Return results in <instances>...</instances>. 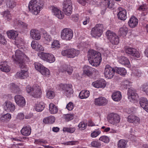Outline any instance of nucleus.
Listing matches in <instances>:
<instances>
[{"mask_svg": "<svg viewBox=\"0 0 148 148\" xmlns=\"http://www.w3.org/2000/svg\"><path fill=\"white\" fill-rule=\"evenodd\" d=\"M127 121L129 122L133 123L134 124H136L139 123L140 119L138 117L136 116L130 115L128 117Z\"/></svg>", "mask_w": 148, "mask_h": 148, "instance_id": "29", "label": "nucleus"}, {"mask_svg": "<svg viewBox=\"0 0 148 148\" xmlns=\"http://www.w3.org/2000/svg\"><path fill=\"white\" fill-rule=\"evenodd\" d=\"M141 89L144 92L146 95L148 93V84L145 83L143 84L141 86Z\"/></svg>", "mask_w": 148, "mask_h": 148, "instance_id": "45", "label": "nucleus"}, {"mask_svg": "<svg viewBox=\"0 0 148 148\" xmlns=\"http://www.w3.org/2000/svg\"><path fill=\"white\" fill-rule=\"evenodd\" d=\"M63 130L64 132H67L71 133H73L74 132L75 130V129L74 127H64Z\"/></svg>", "mask_w": 148, "mask_h": 148, "instance_id": "54", "label": "nucleus"}, {"mask_svg": "<svg viewBox=\"0 0 148 148\" xmlns=\"http://www.w3.org/2000/svg\"><path fill=\"white\" fill-rule=\"evenodd\" d=\"M60 44L59 42L57 40H54L51 44V47L56 49H58L60 48Z\"/></svg>", "mask_w": 148, "mask_h": 148, "instance_id": "48", "label": "nucleus"}, {"mask_svg": "<svg viewBox=\"0 0 148 148\" xmlns=\"http://www.w3.org/2000/svg\"><path fill=\"white\" fill-rule=\"evenodd\" d=\"M30 34L31 36L34 39L37 40L40 39V33L38 30L32 29L30 31Z\"/></svg>", "mask_w": 148, "mask_h": 148, "instance_id": "23", "label": "nucleus"}, {"mask_svg": "<svg viewBox=\"0 0 148 148\" xmlns=\"http://www.w3.org/2000/svg\"><path fill=\"white\" fill-rule=\"evenodd\" d=\"M15 2L13 0H8L6 2V5L9 8H13L16 6Z\"/></svg>", "mask_w": 148, "mask_h": 148, "instance_id": "42", "label": "nucleus"}, {"mask_svg": "<svg viewBox=\"0 0 148 148\" xmlns=\"http://www.w3.org/2000/svg\"><path fill=\"white\" fill-rule=\"evenodd\" d=\"M58 89L63 91L67 97L73 93L72 86L71 84H61L58 85Z\"/></svg>", "mask_w": 148, "mask_h": 148, "instance_id": "5", "label": "nucleus"}, {"mask_svg": "<svg viewBox=\"0 0 148 148\" xmlns=\"http://www.w3.org/2000/svg\"><path fill=\"white\" fill-rule=\"evenodd\" d=\"M107 38L112 44L118 45L119 42V40L118 36L115 34L110 30H108L106 33Z\"/></svg>", "mask_w": 148, "mask_h": 148, "instance_id": "10", "label": "nucleus"}, {"mask_svg": "<svg viewBox=\"0 0 148 148\" xmlns=\"http://www.w3.org/2000/svg\"><path fill=\"white\" fill-rule=\"evenodd\" d=\"M34 143L35 144L41 145L43 143L45 144L47 143V142L45 140L38 139L35 140Z\"/></svg>", "mask_w": 148, "mask_h": 148, "instance_id": "56", "label": "nucleus"}, {"mask_svg": "<svg viewBox=\"0 0 148 148\" xmlns=\"http://www.w3.org/2000/svg\"><path fill=\"white\" fill-rule=\"evenodd\" d=\"M88 56L90 63L92 66H99L101 60V55L100 53L92 49L88 51Z\"/></svg>", "mask_w": 148, "mask_h": 148, "instance_id": "2", "label": "nucleus"}, {"mask_svg": "<svg viewBox=\"0 0 148 148\" xmlns=\"http://www.w3.org/2000/svg\"><path fill=\"white\" fill-rule=\"evenodd\" d=\"M128 31L127 28L125 26H123L120 28L119 34L120 35L124 37L127 35Z\"/></svg>", "mask_w": 148, "mask_h": 148, "instance_id": "38", "label": "nucleus"}, {"mask_svg": "<svg viewBox=\"0 0 148 148\" xmlns=\"http://www.w3.org/2000/svg\"><path fill=\"white\" fill-rule=\"evenodd\" d=\"M21 134L26 136H29L31 133V129L30 126L29 125L24 126L21 130Z\"/></svg>", "mask_w": 148, "mask_h": 148, "instance_id": "25", "label": "nucleus"}, {"mask_svg": "<svg viewBox=\"0 0 148 148\" xmlns=\"http://www.w3.org/2000/svg\"><path fill=\"white\" fill-rule=\"evenodd\" d=\"M61 69L60 70L61 72H67L68 73L69 75H71L73 71L72 66H71L70 65L64 64L63 65Z\"/></svg>", "mask_w": 148, "mask_h": 148, "instance_id": "24", "label": "nucleus"}, {"mask_svg": "<svg viewBox=\"0 0 148 148\" xmlns=\"http://www.w3.org/2000/svg\"><path fill=\"white\" fill-rule=\"evenodd\" d=\"M92 68L88 66H85L83 68V73L88 76H90L92 75Z\"/></svg>", "mask_w": 148, "mask_h": 148, "instance_id": "33", "label": "nucleus"}, {"mask_svg": "<svg viewBox=\"0 0 148 148\" xmlns=\"http://www.w3.org/2000/svg\"><path fill=\"white\" fill-rule=\"evenodd\" d=\"M90 144L92 147L96 148H99L101 145V143L98 141H93Z\"/></svg>", "mask_w": 148, "mask_h": 148, "instance_id": "46", "label": "nucleus"}, {"mask_svg": "<svg viewBox=\"0 0 148 148\" xmlns=\"http://www.w3.org/2000/svg\"><path fill=\"white\" fill-rule=\"evenodd\" d=\"M124 51L126 53L129 54L137 58L140 57V53L135 48L126 46L125 47Z\"/></svg>", "mask_w": 148, "mask_h": 148, "instance_id": "14", "label": "nucleus"}, {"mask_svg": "<svg viewBox=\"0 0 148 148\" xmlns=\"http://www.w3.org/2000/svg\"><path fill=\"white\" fill-rule=\"evenodd\" d=\"M26 56L19 50H16L15 53V56H12V58L16 63L19 65L23 70L17 73L16 77H18L21 79L26 78L28 76L27 71L28 69L24 62V59Z\"/></svg>", "mask_w": 148, "mask_h": 148, "instance_id": "1", "label": "nucleus"}, {"mask_svg": "<svg viewBox=\"0 0 148 148\" xmlns=\"http://www.w3.org/2000/svg\"><path fill=\"white\" fill-rule=\"evenodd\" d=\"M90 95V92L86 90H82L79 93V97L81 99H86Z\"/></svg>", "mask_w": 148, "mask_h": 148, "instance_id": "36", "label": "nucleus"}, {"mask_svg": "<svg viewBox=\"0 0 148 148\" xmlns=\"http://www.w3.org/2000/svg\"><path fill=\"white\" fill-rule=\"evenodd\" d=\"M115 71V69L111 67L110 65H107L105 68L104 74L106 78L111 79L114 76Z\"/></svg>", "mask_w": 148, "mask_h": 148, "instance_id": "13", "label": "nucleus"}, {"mask_svg": "<svg viewBox=\"0 0 148 148\" xmlns=\"http://www.w3.org/2000/svg\"><path fill=\"white\" fill-rule=\"evenodd\" d=\"M11 118V114L9 113H7L2 115L0 118L1 121H5V120H10Z\"/></svg>", "mask_w": 148, "mask_h": 148, "instance_id": "44", "label": "nucleus"}, {"mask_svg": "<svg viewBox=\"0 0 148 148\" xmlns=\"http://www.w3.org/2000/svg\"><path fill=\"white\" fill-rule=\"evenodd\" d=\"M74 115L72 114H67L65 115V119L67 121L71 120L73 119Z\"/></svg>", "mask_w": 148, "mask_h": 148, "instance_id": "58", "label": "nucleus"}, {"mask_svg": "<svg viewBox=\"0 0 148 148\" xmlns=\"http://www.w3.org/2000/svg\"><path fill=\"white\" fill-rule=\"evenodd\" d=\"M127 141L124 139H121L119 140L118 146L119 148H125L127 147Z\"/></svg>", "mask_w": 148, "mask_h": 148, "instance_id": "39", "label": "nucleus"}, {"mask_svg": "<svg viewBox=\"0 0 148 148\" xmlns=\"http://www.w3.org/2000/svg\"><path fill=\"white\" fill-rule=\"evenodd\" d=\"M8 37L13 40H16L18 34V32L14 30H9L7 32Z\"/></svg>", "mask_w": 148, "mask_h": 148, "instance_id": "28", "label": "nucleus"}, {"mask_svg": "<svg viewBox=\"0 0 148 148\" xmlns=\"http://www.w3.org/2000/svg\"><path fill=\"white\" fill-rule=\"evenodd\" d=\"M38 43L36 41H33L31 44V46L33 49H35Z\"/></svg>", "mask_w": 148, "mask_h": 148, "instance_id": "64", "label": "nucleus"}, {"mask_svg": "<svg viewBox=\"0 0 148 148\" xmlns=\"http://www.w3.org/2000/svg\"><path fill=\"white\" fill-rule=\"evenodd\" d=\"M147 7L146 5L144 4L143 5H140L138 8V10L140 11H144L146 10Z\"/></svg>", "mask_w": 148, "mask_h": 148, "instance_id": "62", "label": "nucleus"}, {"mask_svg": "<svg viewBox=\"0 0 148 148\" xmlns=\"http://www.w3.org/2000/svg\"><path fill=\"white\" fill-rule=\"evenodd\" d=\"M43 5V0H32L28 5L29 9L33 14L37 15Z\"/></svg>", "mask_w": 148, "mask_h": 148, "instance_id": "3", "label": "nucleus"}, {"mask_svg": "<svg viewBox=\"0 0 148 148\" xmlns=\"http://www.w3.org/2000/svg\"><path fill=\"white\" fill-rule=\"evenodd\" d=\"M99 140L100 141L107 143H108L110 141L109 138L106 136H101L99 138Z\"/></svg>", "mask_w": 148, "mask_h": 148, "instance_id": "47", "label": "nucleus"}, {"mask_svg": "<svg viewBox=\"0 0 148 148\" xmlns=\"http://www.w3.org/2000/svg\"><path fill=\"white\" fill-rule=\"evenodd\" d=\"M119 62L122 65L127 66H130V62L128 59L124 56H121L119 58Z\"/></svg>", "mask_w": 148, "mask_h": 148, "instance_id": "26", "label": "nucleus"}, {"mask_svg": "<svg viewBox=\"0 0 148 148\" xmlns=\"http://www.w3.org/2000/svg\"><path fill=\"white\" fill-rule=\"evenodd\" d=\"M55 121V117L51 116L45 118L43 119V121L45 124H52Z\"/></svg>", "mask_w": 148, "mask_h": 148, "instance_id": "35", "label": "nucleus"}, {"mask_svg": "<svg viewBox=\"0 0 148 148\" xmlns=\"http://www.w3.org/2000/svg\"><path fill=\"white\" fill-rule=\"evenodd\" d=\"M0 69L3 71L8 72L10 70V68L8 65L7 62H5L2 64L0 65Z\"/></svg>", "mask_w": 148, "mask_h": 148, "instance_id": "34", "label": "nucleus"}, {"mask_svg": "<svg viewBox=\"0 0 148 148\" xmlns=\"http://www.w3.org/2000/svg\"><path fill=\"white\" fill-rule=\"evenodd\" d=\"M101 3L105 7L111 9L113 7L114 4L111 0H101Z\"/></svg>", "mask_w": 148, "mask_h": 148, "instance_id": "30", "label": "nucleus"}, {"mask_svg": "<svg viewBox=\"0 0 148 148\" xmlns=\"http://www.w3.org/2000/svg\"><path fill=\"white\" fill-rule=\"evenodd\" d=\"M79 53V50L74 49H71L63 50L62 52V55L69 58H73L77 56Z\"/></svg>", "mask_w": 148, "mask_h": 148, "instance_id": "8", "label": "nucleus"}, {"mask_svg": "<svg viewBox=\"0 0 148 148\" xmlns=\"http://www.w3.org/2000/svg\"><path fill=\"white\" fill-rule=\"evenodd\" d=\"M34 66L36 69L38 70L39 72L44 66H43L41 64L37 62L34 63Z\"/></svg>", "mask_w": 148, "mask_h": 148, "instance_id": "53", "label": "nucleus"}, {"mask_svg": "<svg viewBox=\"0 0 148 148\" xmlns=\"http://www.w3.org/2000/svg\"><path fill=\"white\" fill-rule=\"evenodd\" d=\"M106 82L104 79L97 80L92 83V85L96 88H104L106 86Z\"/></svg>", "mask_w": 148, "mask_h": 148, "instance_id": "20", "label": "nucleus"}, {"mask_svg": "<svg viewBox=\"0 0 148 148\" xmlns=\"http://www.w3.org/2000/svg\"><path fill=\"white\" fill-rule=\"evenodd\" d=\"M51 8L52 13L56 17L60 19L63 18L64 14L61 10L54 6H52Z\"/></svg>", "mask_w": 148, "mask_h": 148, "instance_id": "18", "label": "nucleus"}, {"mask_svg": "<svg viewBox=\"0 0 148 148\" xmlns=\"http://www.w3.org/2000/svg\"><path fill=\"white\" fill-rule=\"evenodd\" d=\"M128 98L130 101L135 100L138 97L136 90L133 88L130 87L128 89L127 92Z\"/></svg>", "mask_w": 148, "mask_h": 148, "instance_id": "15", "label": "nucleus"}, {"mask_svg": "<svg viewBox=\"0 0 148 148\" xmlns=\"http://www.w3.org/2000/svg\"><path fill=\"white\" fill-rule=\"evenodd\" d=\"M130 82L129 81L126 80L122 84V85L124 88L126 89L128 86L130 85Z\"/></svg>", "mask_w": 148, "mask_h": 148, "instance_id": "63", "label": "nucleus"}, {"mask_svg": "<svg viewBox=\"0 0 148 148\" xmlns=\"http://www.w3.org/2000/svg\"><path fill=\"white\" fill-rule=\"evenodd\" d=\"M46 96L49 99H52L55 97V93L52 91H48L47 92Z\"/></svg>", "mask_w": 148, "mask_h": 148, "instance_id": "49", "label": "nucleus"}, {"mask_svg": "<svg viewBox=\"0 0 148 148\" xmlns=\"http://www.w3.org/2000/svg\"><path fill=\"white\" fill-rule=\"evenodd\" d=\"M112 98L115 101H118L120 100L122 98L121 92L119 91H116L113 93L112 96Z\"/></svg>", "mask_w": 148, "mask_h": 148, "instance_id": "32", "label": "nucleus"}, {"mask_svg": "<svg viewBox=\"0 0 148 148\" xmlns=\"http://www.w3.org/2000/svg\"><path fill=\"white\" fill-rule=\"evenodd\" d=\"M108 103L106 99L103 97H99L95 99L94 103L95 105L98 106H104Z\"/></svg>", "mask_w": 148, "mask_h": 148, "instance_id": "19", "label": "nucleus"}, {"mask_svg": "<svg viewBox=\"0 0 148 148\" xmlns=\"http://www.w3.org/2000/svg\"><path fill=\"white\" fill-rule=\"evenodd\" d=\"M139 103L140 106L146 111L148 112V101L144 97H142L140 99Z\"/></svg>", "mask_w": 148, "mask_h": 148, "instance_id": "22", "label": "nucleus"}, {"mask_svg": "<svg viewBox=\"0 0 148 148\" xmlns=\"http://www.w3.org/2000/svg\"><path fill=\"white\" fill-rule=\"evenodd\" d=\"M43 36L45 39L47 41H50L52 40L51 36L46 32L44 33Z\"/></svg>", "mask_w": 148, "mask_h": 148, "instance_id": "57", "label": "nucleus"}, {"mask_svg": "<svg viewBox=\"0 0 148 148\" xmlns=\"http://www.w3.org/2000/svg\"><path fill=\"white\" fill-rule=\"evenodd\" d=\"M49 110L51 114H56L58 111V106L53 103H50L49 105Z\"/></svg>", "mask_w": 148, "mask_h": 148, "instance_id": "31", "label": "nucleus"}, {"mask_svg": "<svg viewBox=\"0 0 148 148\" xmlns=\"http://www.w3.org/2000/svg\"><path fill=\"white\" fill-rule=\"evenodd\" d=\"M37 46L35 50L37 51H42L44 50V48L43 47L40 45L38 43L37 44Z\"/></svg>", "mask_w": 148, "mask_h": 148, "instance_id": "61", "label": "nucleus"}, {"mask_svg": "<svg viewBox=\"0 0 148 148\" xmlns=\"http://www.w3.org/2000/svg\"><path fill=\"white\" fill-rule=\"evenodd\" d=\"M108 119L110 123L113 125H116V123L120 122V117L117 114L112 113L108 115Z\"/></svg>", "mask_w": 148, "mask_h": 148, "instance_id": "11", "label": "nucleus"}, {"mask_svg": "<svg viewBox=\"0 0 148 148\" xmlns=\"http://www.w3.org/2000/svg\"><path fill=\"white\" fill-rule=\"evenodd\" d=\"M73 36V32L70 29L64 28L61 32V37L63 40H69L72 38Z\"/></svg>", "mask_w": 148, "mask_h": 148, "instance_id": "9", "label": "nucleus"}, {"mask_svg": "<svg viewBox=\"0 0 148 148\" xmlns=\"http://www.w3.org/2000/svg\"><path fill=\"white\" fill-rule=\"evenodd\" d=\"M44 107L45 106L43 104L40 103L36 105V110L38 112H41L43 110Z\"/></svg>", "mask_w": 148, "mask_h": 148, "instance_id": "51", "label": "nucleus"}, {"mask_svg": "<svg viewBox=\"0 0 148 148\" xmlns=\"http://www.w3.org/2000/svg\"><path fill=\"white\" fill-rule=\"evenodd\" d=\"M40 72L43 75L45 76H48L50 74L49 70L43 66L42 69L40 71Z\"/></svg>", "mask_w": 148, "mask_h": 148, "instance_id": "41", "label": "nucleus"}, {"mask_svg": "<svg viewBox=\"0 0 148 148\" xmlns=\"http://www.w3.org/2000/svg\"><path fill=\"white\" fill-rule=\"evenodd\" d=\"M18 25L23 29H26L27 27V24L26 23L20 21H19L18 23Z\"/></svg>", "mask_w": 148, "mask_h": 148, "instance_id": "52", "label": "nucleus"}, {"mask_svg": "<svg viewBox=\"0 0 148 148\" xmlns=\"http://www.w3.org/2000/svg\"><path fill=\"white\" fill-rule=\"evenodd\" d=\"M87 123H85L84 122H81L78 125V127L80 130H83L85 129Z\"/></svg>", "mask_w": 148, "mask_h": 148, "instance_id": "50", "label": "nucleus"}, {"mask_svg": "<svg viewBox=\"0 0 148 148\" xmlns=\"http://www.w3.org/2000/svg\"><path fill=\"white\" fill-rule=\"evenodd\" d=\"M2 15L3 17L6 20L9 21L11 18V15L10 12L8 11H5L3 12Z\"/></svg>", "mask_w": 148, "mask_h": 148, "instance_id": "40", "label": "nucleus"}, {"mask_svg": "<svg viewBox=\"0 0 148 148\" xmlns=\"http://www.w3.org/2000/svg\"><path fill=\"white\" fill-rule=\"evenodd\" d=\"M11 85V89L12 91L14 92L19 93L20 90L18 86L13 83H12Z\"/></svg>", "mask_w": 148, "mask_h": 148, "instance_id": "43", "label": "nucleus"}, {"mask_svg": "<svg viewBox=\"0 0 148 148\" xmlns=\"http://www.w3.org/2000/svg\"><path fill=\"white\" fill-rule=\"evenodd\" d=\"M14 99L16 103L18 106L23 107L25 106V100L23 97L20 95H17L15 96Z\"/></svg>", "mask_w": 148, "mask_h": 148, "instance_id": "16", "label": "nucleus"}, {"mask_svg": "<svg viewBox=\"0 0 148 148\" xmlns=\"http://www.w3.org/2000/svg\"><path fill=\"white\" fill-rule=\"evenodd\" d=\"M73 9L72 2L71 0H64L63 3L62 10L65 14L69 16L72 13Z\"/></svg>", "mask_w": 148, "mask_h": 148, "instance_id": "6", "label": "nucleus"}, {"mask_svg": "<svg viewBox=\"0 0 148 148\" xmlns=\"http://www.w3.org/2000/svg\"><path fill=\"white\" fill-rule=\"evenodd\" d=\"M74 106L72 102H69L66 105V108L69 110H71L73 108Z\"/></svg>", "mask_w": 148, "mask_h": 148, "instance_id": "60", "label": "nucleus"}, {"mask_svg": "<svg viewBox=\"0 0 148 148\" xmlns=\"http://www.w3.org/2000/svg\"><path fill=\"white\" fill-rule=\"evenodd\" d=\"M26 89L27 93H31L32 96L35 98L40 97L42 93L40 87L36 84L32 87L29 85L27 86Z\"/></svg>", "mask_w": 148, "mask_h": 148, "instance_id": "4", "label": "nucleus"}, {"mask_svg": "<svg viewBox=\"0 0 148 148\" xmlns=\"http://www.w3.org/2000/svg\"><path fill=\"white\" fill-rule=\"evenodd\" d=\"M119 12L117 14L118 18L123 21H125L127 18V12L126 10L123 8L119 7L118 8Z\"/></svg>", "mask_w": 148, "mask_h": 148, "instance_id": "17", "label": "nucleus"}, {"mask_svg": "<svg viewBox=\"0 0 148 148\" xmlns=\"http://www.w3.org/2000/svg\"><path fill=\"white\" fill-rule=\"evenodd\" d=\"M103 26L102 24H97L93 28L91 31V34L94 37H100L103 33Z\"/></svg>", "mask_w": 148, "mask_h": 148, "instance_id": "7", "label": "nucleus"}, {"mask_svg": "<svg viewBox=\"0 0 148 148\" xmlns=\"http://www.w3.org/2000/svg\"><path fill=\"white\" fill-rule=\"evenodd\" d=\"M38 56L42 60L50 63H52L55 60V57L52 54L42 53Z\"/></svg>", "mask_w": 148, "mask_h": 148, "instance_id": "12", "label": "nucleus"}, {"mask_svg": "<svg viewBox=\"0 0 148 148\" xmlns=\"http://www.w3.org/2000/svg\"><path fill=\"white\" fill-rule=\"evenodd\" d=\"M115 71L116 73L123 76H125L127 73L126 70L124 68L116 67Z\"/></svg>", "mask_w": 148, "mask_h": 148, "instance_id": "37", "label": "nucleus"}, {"mask_svg": "<svg viewBox=\"0 0 148 148\" xmlns=\"http://www.w3.org/2000/svg\"><path fill=\"white\" fill-rule=\"evenodd\" d=\"M101 131L99 130H95L91 134V136L92 138H95L98 136L100 133Z\"/></svg>", "mask_w": 148, "mask_h": 148, "instance_id": "55", "label": "nucleus"}, {"mask_svg": "<svg viewBox=\"0 0 148 148\" xmlns=\"http://www.w3.org/2000/svg\"><path fill=\"white\" fill-rule=\"evenodd\" d=\"M7 41L4 36L0 34V44L5 45L6 44Z\"/></svg>", "mask_w": 148, "mask_h": 148, "instance_id": "59", "label": "nucleus"}, {"mask_svg": "<svg viewBox=\"0 0 148 148\" xmlns=\"http://www.w3.org/2000/svg\"><path fill=\"white\" fill-rule=\"evenodd\" d=\"M138 19L135 16H133L130 18L128 24L131 27L134 28L138 25Z\"/></svg>", "mask_w": 148, "mask_h": 148, "instance_id": "27", "label": "nucleus"}, {"mask_svg": "<svg viewBox=\"0 0 148 148\" xmlns=\"http://www.w3.org/2000/svg\"><path fill=\"white\" fill-rule=\"evenodd\" d=\"M4 109L8 112H13L15 109V106L12 103L8 101H6L5 103Z\"/></svg>", "mask_w": 148, "mask_h": 148, "instance_id": "21", "label": "nucleus"}]
</instances>
